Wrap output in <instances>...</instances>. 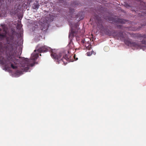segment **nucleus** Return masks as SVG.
Segmentation results:
<instances>
[{
	"mask_svg": "<svg viewBox=\"0 0 146 146\" xmlns=\"http://www.w3.org/2000/svg\"><path fill=\"white\" fill-rule=\"evenodd\" d=\"M14 37L13 35H11L7 38V46L4 48L6 52V58H4L0 60L1 63L4 65L5 68H8L9 66L15 69L17 68L16 65L20 62V60L17 59L19 58L22 59L24 62L22 64L21 69L25 72H27L30 66H33L35 65V60L38 57V53H33L30 59L24 57L20 56L21 52H18L17 50V45L14 42Z\"/></svg>",
	"mask_w": 146,
	"mask_h": 146,
	"instance_id": "obj_1",
	"label": "nucleus"
},
{
	"mask_svg": "<svg viewBox=\"0 0 146 146\" xmlns=\"http://www.w3.org/2000/svg\"><path fill=\"white\" fill-rule=\"evenodd\" d=\"M37 51L39 53L49 51L51 53V56L56 61H57L58 64L61 63L65 65L68 62L71 61V56L69 54V51H68L67 53L62 52L57 55L50 47L46 46L41 47L38 49Z\"/></svg>",
	"mask_w": 146,
	"mask_h": 146,
	"instance_id": "obj_2",
	"label": "nucleus"
},
{
	"mask_svg": "<svg viewBox=\"0 0 146 146\" xmlns=\"http://www.w3.org/2000/svg\"><path fill=\"white\" fill-rule=\"evenodd\" d=\"M80 32V29L77 25H75L71 27V30L69 31L68 35V38L69 40V44H73L72 40L74 36H76V40L77 41L80 40V37L77 36V35L79 34Z\"/></svg>",
	"mask_w": 146,
	"mask_h": 146,
	"instance_id": "obj_3",
	"label": "nucleus"
},
{
	"mask_svg": "<svg viewBox=\"0 0 146 146\" xmlns=\"http://www.w3.org/2000/svg\"><path fill=\"white\" fill-rule=\"evenodd\" d=\"M95 19L98 21V26L100 24V28H102L103 30V31L106 34L109 36H111L113 34V36L114 33H112L113 32L107 29H105L104 28V27L102 24V20L97 15L95 16Z\"/></svg>",
	"mask_w": 146,
	"mask_h": 146,
	"instance_id": "obj_4",
	"label": "nucleus"
},
{
	"mask_svg": "<svg viewBox=\"0 0 146 146\" xmlns=\"http://www.w3.org/2000/svg\"><path fill=\"white\" fill-rule=\"evenodd\" d=\"M124 42L125 44L128 46L134 47L137 48H141V44L136 42H133L128 38L124 40Z\"/></svg>",
	"mask_w": 146,
	"mask_h": 146,
	"instance_id": "obj_5",
	"label": "nucleus"
},
{
	"mask_svg": "<svg viewBox=\"0 0 146 146\" xmlns=\"http://www.w3.org/2000/svg\"><path fill=\"white\" fill-rule=\"evenodd\" d=\"M104 19L107 21H112L114 23L117 24H124L126 22L125 20L120 19L118 18H113L110 16L105 17Z\"/></svg>",
	"mask_w": 146,
	"mask_h": 146,
	"instance_id": "obj_6",
	"label": "nucleus"
},
{
	"mask_svg": "<svg viewBox=\"0 0 146 146\" xmlns=\"http://www.w3.org/2000/svg\"><path fill=\"white\" fill-rule=\"evenodd\" d=\"M113 32L114 33V37L117 39H119L120 40H122L125 37L123 35V33L121 31H120L118 34L116 35H115L116 32L115 31H114Z\"/></svg>",
	"mask_w": 146,
	"mask_h": 146,
	"instance_id": "obj_7",
	"label": "nucleus"
},
{
	"mask_svg": "<svg viewBox=\"0 0 146 146\" xmlns=\"http://www.w3.org/2000/svg\"><path fill=\"white\" fill-rule=\"evenodd\" d=\"M137 37L140 38L142 44L146 45V34H139L138 35Z\"/></svg>",
	"mask_w": 146,
	"mask_h": 146,
	"instance_id": "obj_8",
	"label": "nucleus"
},
{
	"mask_svg": "<svg viewBox=\"0 0 146 146\" xmlns=\"http://www.w3.org/2000/svg\"><path fill=\"white\" fill-rule=\"evenodd\" d=\"M75 18H76V19L78 18H79V19H78V21H80L81 20L83 19L84 18V15L83 13L82 12H80L77 15H75Z\"/></svg>",
	"mask_w": 146,
	"mask_h": 146,
	"instance_id": "obj_9",
	"label": "nucleus"
},
{
	"mask_svg": "<svg viewBox=\"0 0 146 146\" xmlns=\"http://www.w3.org/2000/svg\"><path fill=\"white\" fill-rule=\"evenodd\" d=\"M40 5L38 3H34L32 6V8L33 9H37L38 8Z\"/></svg>",
	"mask_w": 146,
	"mask_h": 146,
	"instance_id": "obj_10",
	"label": "nucleus"
},
{
	"mask_svg": "<svg viewBox=\"0 0 146 146\" xmlns=\"http://www.w3.org/2000/svg\"><path fill=\"white\" fill-rule=\"evenodd\" d=\"M93 52H94L93 51H92L91 52H88L86 53L87 55L89 56H90L92 54Z\"/></svg>",
	"mask_w": 146,
	"mask_h": 146,
	"instance_id": "obj_11",
	"label": "nucleus"
},
{
	"mask_svg": "<svg viewBox=\"0 0 146 146\" xmlns=\"http://www.w3.org/2000/svg\"><path fill=\"white\" fill-rule=\"evenodd\" d=\"M117 27L118 28L120 29H122V26L121 25H117Z\"/></svg>",
	"mask_w": 146,
	"mask_h": 146,
	"instance_id": "obj_12",
	"label": "nucleus"
},
{
	"mask_svg": "<svg viewBox=\"0 0 146 146\" xmlns=\"http://www.w3.org/2000/svg\"><path fill=\"white\" fill-rule=\"evenodd\" d=\"M74 11L75 10L74 9H70V11L71 14L74 13Z\"/></svg>",
	"mask_w": 146,
	"mask_h": 146,
	"instance_id": "obj_13",
	"label": "nucleus"
},
{
	"mask_svg": "<svg viewBox=\"0 0 146 146\" xmlns=\"http://www.w3.org/2000/svg\"><path fill=\"white\" fill-rule=\"evenodd\" d=\"M21 72H20L19 70H17L16 71V73L17 74H21Z\"/></svg>",
	"mask_w": 146,
	"mask_h": 146,
	"instance_id": "obj_14",
	"label": "nucleus"
},
{
	"mask_svg": "<svg viewBox=\"0 0 146 146\" xmlns=\"http://www.w3.org/2000/svg\"><path fill=\"white\" fill-rule=\"evenodd\" d=\"M85 40V39L83 40H82V41H81L82 43H84Z\"/></svg>",
	"mask_w": 146,
	"mask_h": 146,
	"instance_id": "obj_15",
	"label": "nucleus"
},
{
	"mask_svg": "<svg viewBox=\"0 0 146 146\" xmlns=\"http://www.w3.org/2000/svg\"><path fill=\"white\" fill-rule=\"evenodd\" d=\"M104 50H105L106 49V48H108V47H107V46H105L104 47Z\"/></svg>",
	"mask_w": 146,
	"mask_h": 146,
	"instance_id": "obj_16",
	"label": "nucleus"
},
{
	"mask_svg": "<svg viewBox=\"0 0 146 146\" xmlns=\"http://www.w3.org/2000/svg\"><path fill=\"white\" fill-rule=\"evenodd\" d=\"M76 3H75L74 4V3H73V5H76Z\"/></svg>",
	"mask_w": 146,
	"mask_h": 146,
	"instance_id": "obj_17",
	"label": "nucleus"
},
{
	"mask_svg": "<svg viewBox=\"0 0 146 146\" xmlns=\"http://www.w3.org/2000/svg\"><path fill=\"white\" fill-rule=\"evenodd\" d=\"M94 54L95 55L96 54V53L94 52Z\"/></svg>",
	"mask_w": 146,
	"mask_h": 146,
	"instance_id": "obj_18",
	"label": "nucleus"
},
{
	"mask_svg": "<svg viewBox=\"0 0 146 146\" xmlns=\"http://www.w3.org/2000/svg\"><path fill=\"white\" fill-rule=\"evenodd\" d=\"M62 0H61V2L60 3H62V2L61 1Z\"/></svg>",
	"mask_w": 146,
	"mask_h": 146,
	"instance_id": "obj_19",
	"label": "nucleus"
},
{
	"mask_svg": "<svg viewBox=\"0 0 146 146\" xmlns=\"http://www.w3.org/2000/svg\"><path fill=\"white\" fill-rule=\"evenodd\" d=\"M35 52H36V50H35Z\"/></svg>",
	"mask_w": 146,
	"mask_h": 146,
	"instance_id": "obj_20",
	"label": "nucleus"
},
{
	"mask_svg": "<svg viewBox=\"0 0 146 146\" xmlns=\"http://www.w3.org/2000/svg\"><path fill=\"white\" fill-rule=\"evenodd\" d=\"M62 0L63 1V0Z\"/></svg>",
	"mask_w": 146,
	"mask_h": 146,
	"instance_id": "obj_21",
	"label": "nucleus"
}]
</instances>
